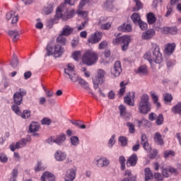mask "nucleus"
<instances>
[{
    "label": "nucleus",
    "mask_w": 181,
    "mask_h": 181,
    "mask_svg": "<svg viewBox=\"0 0 181 181\" xmlns=\"http://www.w3.org/2000/svg\"><path fill=\"white\" fill-rule=\"evenodd\" d=\"M171 111L173 114H178L179 115H181V103L180 102L173 107Z\"/></svg>",
    "instance_id": "c9c22d12"
},
{
    "label": "nucleus",
    "mask_w": 181,
    "mask_h": 181,
    "mask_svg": "<svg viewBox=\"0 0 181 181\" xmlns=\"http://www.w3.org/2000/svg\"><path fill=\"white\" fill-rule=\"evenodd\" d=\"M115 144V134L112 135L111 138L108 141V145L110 148Z\"/></svg>",
    "instance_id": "4d7b16f0"
},
{
    "label": "nucleus",
    "mask_w": 181,
    "mask_h": 181,
    "mask_svg": "<svg viewBox=\"0 0 181 181\" xmlns=\"http://www.w3.org/2000/svg\"><path fill=\"white\" fill-rule=\"evenodd\" d=\"M13 180L16 181V177H18V169L14 168L12 171Z\"/></svg>",
    "instance_id": "69168bd1"
},
{
    "label": "nucleus",
    "mask_w": 181,
    "mask_h": 181,
    "mask_svg": "<svg viewBox=\"0 0 181 181\" xmlns=\"http://www.w3.org/2000/svg\"><path fill=\"white\" fill-rule=\"evenodd\" d=\"M154 142L156 144H157V145H163L164 142H163V139H162V134H160V133L159 132H156L154 134Z\"/></svg>",
    "instance_id": "5701e85b"
},
{
    "label": "nucleus",
    "mask_w": 181,
    "mask_h": 181,
    "mask_svg": "<svg viewBox=\"0 0 181 181\" xmlns=\"http://www.w3.org/2000/svg\"><path fill=\"white\" fill-rule=\"evenodd\" d=\"M163 97L165 103H172V100H173V97L170 93H165Z\"/></svg>",
    "instance_id": "09e8293b"
},
{
    "label": "nucleus",
    "mask_w": 181,
    "mask_h": 181,
    "mask_svg": "<svg viewBox=\"0 0 181 181\" xmlns=\"http://www.w3.org/2000/svg\"><path fill=\"white\" fill-rule=\"evenodd\" d=\"M42 125H50L52 120L47 117H45L41 120Z\"/></svg>",
    "instance_id": "6e6d98bb"
},
{
    "label": "nucleus",
    "mask_w": 181,
    "mask_h": 181,
    "mask_svg": "<svg viewBox=\"0 0 181 181\" xmlns=\"http://www.w3.org/2000/svg\"><path fill=\"white\" fill-rule=\"evenodd\" d=\"M6 18L7 21L12 19L11 23H16L19 21V16L16 14V12L12 11L6 13Z\"/></svg>",
    "instance_id": "f3484780"
},
{
    "label": "nucleus",
    "mask_w": 181,
    "mask_h": 181,
    "mask_svg": "<svg viewBox=\"0 0 181 181\" xmlns=\"http://www.w3.org/2000/svg\"><path fill=\"white\" fill-rule=\"evenodd\" d=\"M127 127L129 128V134H135V125L131 122L127 123Z\"/></svg>",
    "instance_id": "8fccbe9b"
},
{
    "label": "nucleus",
    "mask_w": 181,
    "mask_h": 181,
    "mask_svg": "<svg viewBox=\"0 0 181 181\" xmlns=\"http://www.w3.org/2000/svg\"><path fill=\"white\" fill-rule=\"evenodd\" d=\"M77 0H64V3L61 4L57 10L54 19L59 21V19H62V21H68V19H71L74 16V13H76V11L74 9L69 11V8H67L68 5L73 6L76 4Z\"/></svg>",
    "instance_id": "f257e3e1"
},
{
    "label": "nucleus",
    "mask_w": 181,
    "mask_h": 181,
    "mask_svg": "<svg viewBox=\"0 0 181 181\" xmlns=\"http://www.w3.org/2000/svg\"><path fill=\"white\" fill-rule=\"evenodd\" d=\"M76 175H77V169L71 168L68 170L64 176L65 181H74L76 179Z\"/></svg>",
    "instance_id": "f8f14e48"
},
{
    "label": "nucleus",
    "mask_w": 181,
    "mask_h": 181,
    "mask_svg": "<svg viewBox=\"0 0 181 181\" xmlns=\"http://www.w3.org/2000/svg\"><path fill=\"white\" fill-rule=\"evenodd\" d=\"M80 57H81V51H74L72 53V59L76 62H78L80 60Z\"/></svg>",
    "instance_id": "a19ab883"
},
{
    "label": "nucleus",
    "mask_w": 181,
    "mask_h": 181,
    "mask_svg": "<svg viewBox=\"0 0 181 181\" xmlns=\"http://www.w3.org/2000/svg\"><path fill=\"white\" fill-rule=\"evenodd\" d=\"M141 144L144 149H145V151H146L147 152H151V151H152V148L149 145V142L148 141V137L146 136V134L141 133Z\"/></svg>",
    "instance_id": "ddd939ff"
},
{
    "label": "nucleus",
    "mask_w": 181,
    "mask_h": 181,
    "mask_svg": "<svg viewBox=\"0 0 181 181\" xmlns=\"http://www.w3.org/2000/svg\"><path fill=\"white\" fill-rule=\"evenodd\" d=\"M144 176H145V180H151L153 179V173H152V171L151 170V168H146L144 170Z\"/></svg>",
    "instance_id": "bb28decb"
},
{
    "label": "nucleus",
    "mask_w": 181,
    "mask_h": 181,
    "mask_svg": "<svg viewBox=\"0 0 181 181\" xmlns=\"http://www.w3.org/2000/svg\"><path fill=\"white\" fill-rule=\"evenodd\" d=\"M26 94H28L26 90L22 88H19L18 91L16 92L13 95L14 104H16V105H21V104L23 103V97H25Z\"/></svg>",
    "instance_id": "6e6552de"
},
{
    "label": "nucleus",
    "mask_w": 181,
    "mask_h": 181,
    "mask_svg": "<svg viewBox=\"0 0 181 181\" xmlns=\"http://www.w3.org/2000/svg\"><path fill=\"white\" fill-rule=\"evenodd\" d=\"M134 1L136 5L135 7H133V12H137V11H141V9L144 8V4L140 1V0H134Z\"/></svg>",
    "instance_id": "f704fd0d"
},
{
    "label": "nucleus",
    "mask_w": 181,
    "mask_h": 181,
    "mask_svg": "<svg viewBox=\"0 0 181 181\" xmlns=\"http://www.w3.org/2000/svg\"><path fill=\"white\" fill-rule=\"evenodd\" d=\"M151 97L153 100V104H156L157 108H159L160 107V103H159V98L158 97V95L155 93V91H151L150 93Z\"/></svg>",
    "instance_id": "a878e982"
},
{
    "label": "nucleus",
    "mask_w": 181,
    "mask_h": 181,
    "mask_svg": "<svg viewBox=\"0 0 181 181\" xmlns=\"http://www.w3.org/2000/svg\"><path fill=\"white\" fill-rule=\"evenodd\" d=\"M55 179L54 175L49 172H45L41 177L42 181H54Z\"/></svg>",
    "instance_id": "aec40b11"
},
{
    "label": "nucleus",
    "mask_w": 181,
    "mask_h": 181,
    "mask_svg": "<svg viewBox=\"0 0 181 181\" xmlns=\"http://www.w3.org/2000/svg\"><path fill=\"white\" fill-rule=\"evenodd\" d=\"M175 155H176V153L172 150H167L164 152V158L165 159H168V158H170L171 156H175Z\"/></svg>",
    "instance_id": "de8ad7c7"
},
{
    "label": "nucleus",
    "mask_w": 181,
    "mask_h": 181,
    "mask_svg": "<svg viewBox=\"0 0 181 181\" xmlns=\"http://www.w3.org/2000/svg\"><path fill=\"white\" fill-rule=\"evenodd\" d=\"M42 11L45 15H50L53 12V4H48Z\"/></svg>",
    "instance_id": "4c0bfd02"
},
{
    "label": "nucleus",
    "mask_w": 181,
    "mask_h": 181,
    "mask_svg": "<svg viewBox=\"0 0 181 181\" xmlns=\"http://www.w3.org/2000/svg\"><path fill=\"white\" fill-rule=\"evenodd\" d=\"M18 105H16V103H15V105H13L11 106V110L17 115H21L22 114V112H21V109H19V106Z\"/></svg>",
    "instance_id": "37998d69"
},
{
    "label": "nucleus",
    "mask_w": 181,
    "mask_h": 181,
    "mask_svg": "<svg viewBox=\"0 0 181 181\" xmlns=\"http://www.w3.org/2000/svg\"><path fill=\"white\" fill-rule=\"evenodd\" d=\"M26 144H28V140L23 139L18 142H17L16 145L15 144L10 145V149L11 151H12V152H15L16 149H20V148H23V146H26Z\"/></svg>",
    "instance_id": "2eb2a0df"
},
{
    "label": "nucleus",
    "mask_w": 181,
    "mask_h": 181,
    "mask_svg": "<svg viewBox=\"0 0 181 181\" xmlns=\"http://www.w3.org/2000/svg\"><path fill=\"white\" fill-rule=\"evenodd\" d=\"M147 22L148 25H153L156 22V17L153 13H148L147 14Z\"/></svg>",
    "instance_id": "c756f323"
},
{
    "label": "nucleus",
    "mask_w": 181,
    "mask_h": 181,
    "mask_svg": "<svg viewBox=\"0 0 181 181\" xmlns=\"http://www.w3.org/2000/svg\"><path fill=\"white\" fill-rule=\"evenodd\" d=\"M151 52H153V57L151 51H148L144 56V59L151 64L155 62L157 64H160L163 62V57H162L159 45L156 43H151Z\"/></svg>",
    "instance_id": "7ed1b4c3"
},
{
    "label": "nucleus",
    "mask_w": 181,
    "mask_h": 181,
    "mask_svg": "<svg viewBox=\"0 0 181 181\" xmlns=\"http://www.w3.org/2000/svg\"><path fill=\"white\" fill-rule=\"evenodd\" d=\"M71 144L74 146H77L78 144H80V140L78 139V136H74L71 137Z\"/></svg>",
    "instance_id": "49530a36"
},
{
    "label": "nucleus",
    "mask_w": 181,
    "mask_h": 181,
    "mask_svg": "<svg viewBox=\"0 0 181 181\" xmlns=\"http://www.w3.org/2000/svg\"><path fill=\"white\" fill-rule=\"evenodd\" d=\"M122 72V68L121 66V62L116 61L115 62L113 68L111 69V74L114 77H119Z\"/></svg>",
    "instance_id": "9b49d317"
},
{
    "label": "nucleus",
    "mask_w": 181,
    "mask_h": 181,
    "mask_svg": "<svg viewBox=\"0 0 181 181\" xmlns=\"http://www.w3.org/2000/svg\"><path fill=\"white\" fill-rule=\"evenodd\" d=\"M98 62V54L93 50H86L82 56V62L86 66H93Z\"/></svg>",
    "instance_id": "20e7f679"
},
{
    "label": "nucleus",
    "mask_w": 181,
    "mask_h": 181,
    "mask_svg": "<svg viewBox=\"0 0 181 181\" xmlns=\"http://www.w3.org/2000/svg\"><path fill=\"white\" fill-rule=\"evenodd\" d=\"M104 76H105V71L103 69H99L98 71V76L93 78L94 88H98V84H103L104 83Z\"/></svg>",
    "instance_id": "1a4fd4ad"
},
{
    "label": "nucleus",
    "mask_w": 181,
    "mask_h": 181,
    "mask_svg": "<svg viewBox=\"0 0 181 181\" xmlns=\"http://www.w3.org/2000/svg\"><path fill=\"white\" fill-rule=\"evenodd\" d=\"M175 49H176V44L175 43H168L165 46L164 52L168 55L172 54L173 52H175Z\"/></svg>",
    "instance_id": "412c9836"
},
{
    "label": "nucleus",
    "mask_w": 181,
    "mask_h": 181,
    "mask_svg": "<svg viewBox=\"0 0 181 181\" xmlns=\"http://www.w3.org/2000/svg\"><path fill=\"white\" fill-rule=\"evenodd\" d=\"M40 128V126L37 122H33L29 127V131L30 132H37L39 131V129Z\"/></svg>",
    "instance_id": "473e14b6"
},
{
    "label": "nucleus",
    "mask_w": 181,
    "mask_h": 181,
    "mask_svg": "<svg viewBox=\"0 0 181 181\" xmlns=\"http://www.w3.org/2000/svg\"><path fill=\"white\" fill-rule=\"evenodd\" d=\"M137 25H139L141 30H146V29H148V24L142 21V20L139 23H138Z\"/></svg>",
    "instance_id": "864d4df0"
},
{
    "label": "nucleus",
    "mask_w": 181,
    "mask_h": 181,
    "mask_svg": "<svg viewBox=\"0 0 181 181\" xmlns=\"http://www.w3.org/2000/svg\"><path fill=\"white\" fill-rule=\"evenodd\" d=\"M135 98V93L132 92L129 93L126 97H124V103L127 104V105H130L131 107H134L135 105V103L134 102V99Z\"/></svg>",
    "instance_id": "a211bd4d"
},
{
    "label": "nucleus",
    "mask_w": 181,
    "mask_h": 181,
    "mask_svg": "<svg viewBox=\"0 0 181 181\" xmlns=\"http://www.w3.org/2000/svg\"><path fill=\"white\" fill-rule=\"evenodd\" d=\"M136 73L140 76H148V68L145 65L141 66L137 69Z\"/></svg>",
    "instance_id": "393cba45"
},
{
    "label": "nucleus",
    "mask_w": 181,
    "mask_h": 181,
    "mask_svg": "<svg viewBox=\"0 0 181 181\" xmlns=\"http://www.w3.org/2000/svg\"><path fill=\"white\" fill-rule=\"evenodd\" d=\"M74 30L69 25H65L62 32V35H63L64 36H70Z\"/></svg>",
    "instance_id": "c85d7f7f"
},
{
    "label": "nucleus",
    "mask_w": 181,
    "mask_h": 181,
    "mask_svg": "<svg viewBox=\"0 0 181 181\" xmlns=\"http://www.w3.org/2000/svg\"><path fill=\"white\" fill-rule=\"evenodd\" d=\"M54 158L58 162H63V160H66V158H67V154L62 151V150H58L54 153Z\"/></svg>",
    "instance_id": "6ab92c4d"
},
{
    "label": "nucleus",
    "mask_w": 181,
    "mask_h": 181,
    "mask_svg": "<svg viewBox=\"0 0 181 181\" xmlns=\"http://www.w3.org/2000/svg\"><path fill=\"white\" fill-rule=\"evenodd\" d=\"M119 113L123 118H127L125 116L127 115V107L124 106V105H120L119 106Z\"/></svg>",
    "instance_id": "79ce46f5"
},
{
    "label": "nucleus",
    "mask_w": 181,
    "mask_h": 181,
    "mask_svg": "<svg viewBox=\"0 0 181 181\" xmlns=\"http://www.w3.org/2000/svg\"><path fill=\"white\" fill-rule=\"evenodd\" d=\"M170 175H177V169L173 168V167H168Z\"/></svg>",
    "instance_id": "774afa93"
},
{
    "label": "nucleus",
    "mask_w": 181,
    "mask_h": 181,
    "mask_svg": "<svg viewBox=\"0 0 181 181\" xmlns=\"http://www.w3.org/2000/svg\"><path fill=\"white\" fill-rule=\"evenodd\" d=\"M110 28H111V23H110L102 24L100 25V28L103 29V30H108V29H110Z\"/></svg>",
    "instance_id": "052dcab7"
},
{
    "label": "nucleus",
    "mask_w": 181,
    "mask_h": 181,
    "mask_svg": "<svg viewBox=\"0 0 181 181\" xmlns=\"http://www.w3.org/2000/svg\"><path fill=\"white\" fill-rule=\"evenodd\" d=\"M158 156V150L154 149L153 150L152 153L150 154L151 159H155L156 156Z\"/></svg>",
    "instance_id": "338daca9"
},
{
    "label": "nucleus",
    "mask_w": 181,
    "mask_h": 181,
    "mask_svg": "<svg viewBox=\"0 0 181 181\" xmlns=\"http://www.w3.org/2000/svg\"><path fill=\"white\" fill-rule=\"evenodd\" d=\"M129 43H131L130 36L124 35L113 40V45H121L122 50L123 52H125V50L128 49Z\"/></svg>",
    "instance_id": "423d86ee"
},
{
    "label": "nucleus",
    "mask_w": 181,
    "mask_h": 181,
    "mask_svg": "<svg viewBox=\"0 0 181 181\" xmlns=\"http://www.w3.org/2000/svg\"><path fill=\"white\" fill-rule=\"evenodd\" d=\"M120 86V89L118 93L119 97H122L124 94H125V90L127 89V83L125 82L122 81L119 84Z\"/></svg>",
    "instance_id": "72a5a7b5"
},
{
    "label": "nucleus",
    "mask_w": 181,
    "mask_h": 181,
    "mask_svg": "<svg viewBox=\"0 0 181 181\" xmlns=\"http://www.w3.org/2000/svg\"><path fill=\"white\" fill-rule=\"evenodd\" d=\"M163 115L160 114L156 118V124L157 125H162V124H163Z\"/></svg>",
    "instance_id": "603ef678"
},
{
    "label": "nucleus",
    "mask_w": 181,
    "mask_h": 181,
    "mask_svg": "<svg viewBox=\"0 0 181 181\" xmlns=\"http://www.w3.org/2000/svg\"><path fill=\"white\" fill-rule=\"evenodd\" d=\"M0 162H2L3 163L8 162V157H6V155L0 153Z\"/></svg>",
    "instance_id": "680f3d73"
},
{
    "label": "nucleus",
    "mask_w": 181,
    "mask_h": 181,
    "mask_svg": "<svg viewBox=\"0 0 181 181\" xmlns=\"http://www.w3.org/2000/svg\"><path fill=\"white\" fill-rule=\"evenodd\" d=\"M156 34V32L153 28L148 29L141 34V39H143V40H150Z\"/></svg>",
    "instance_id": "4468645a"
},
{
    "label": "nucleus",
    "mask_w": 181,
    "mask_h": 181,
    "mask_svg": "<svg viewBox=\"0 0 181 181\" xmlns=\"http://www.w3.org/2000/svg\"><path fill=\"white\" fill-rule=\"evenodd\" d=\"M167 9H168V11L165 13L166 17L169 16V15H170V13H172V12H173V8H172V6L170 4H168L167 6Z\"/></svg>",
    "instance_id": "0e129e2a"
},
{
    "label": "nucleus",
    "mask_w": 181,
    "mask_h": 181,
    "mask_svg": "<svg viewBox=\"0 0 181 181\" xmlns=\"http://www.w3.org/2000/svg\"><path fill=\"white\" fill-rule=\"evenodd\" d=\"M131 19L135 25H138L142 21L141 20V16L138 13H134L132 15Z\"/></svg>",
    "instance_id": "2f4dec72"
},
{
    "label": "nucleus",
    "mask_w": 181,
    "mask_h": 181,
    "mask_svg": "<svg viewBox=\"0 0 181 181\" xmlns=\"http://www.w3.org/2000/svg\"><path fill=\"white\" fill-rule=\"evenodd\" d=\"M18 64H19V61L18 60V57H16V55L13 54V59L11 62V67H13V69H16Z\"/></svg>",
    "instance_id": "58836bf2"
},
{
    "label": "nucleus",
    "mask_w": 181,
    "mask_h": 181,
    "mask_svg": "<svg viewBox=\"0 0 181 181\" xmlns=\"http://www.w3.org/2000/svg\"><path fill=\"white\" fill-rule=\"evenodd\" d=\"M64 76L65 78H70L72 83H77L78 81V84L83 88H88V83H87L84 79H81L78 77V74L74 71V64H68L66 68L64 69Z\"/></svg>",
    "instance_id": "f03ea898"
},
{
    "label": "nucleus",
    "mask_w": 181,
    "mask_h": 181,
    "mask_svg": "<svg viewBox=\"0 0 181 181\" xmlns=\"http://www.w3.org/2000/svg\"><path fill=\"white\" fill-rule=\"evenodd\" d=\"M64 141H66V134H62L54 140V142L57 144V145H62Z\"/></svg>",
    "instance_id": "cd10ccee"
},
{
    "label": "nucleus",
    "mask_w": 181,
    "mask_h": 181,
    "mask_svg": "<svg viewBox=\"0 0 181 181\" xmlns=\"http://www.w3.org/2000/svg\"><path fill=\"white\" fill-rule=\"evenodd\" d=\"M35 172H40L43 170H46V166L43 165L42 161H38L37 164L34 168Z\"/></svg>",
    "instance_id": "e433bc0d"
},
{
    "label": "nucleus",
    "mask_w": 181,
    "mask_h": 181,
    "mask_svg": "<svg viewBox=\"0 0 181 181\" xmlns=\"http://www.w3.org/2000/svg\"><path fill=\"white\" fill-rule=\"evenodd\" d=\"M118 30L120 32L129 33L131 30H132V26L129 24L124 23L118 27Z\"/></svg>",
    "instance_id": "b1692460"
},
{
    "label": "nucleus",
    "mask_w": 181,
    "mask_h": 181,
    "mask_svg": "<svg viewBox=\"0 0 181 181\" xmlns=\"http://www.w3.org/2000/svg\"><path fill=\"white\" fill-rule=\"evenodd\" d=\"M161 173L163 176V177H170V170H169V167L168 168H163Z\"/></svg>",
    "instance_id": "a18cd8bd"
},
{
    "label": "nucleus",
    "mask_w": 181,
    "mask_h": 181,
    "mask_svg": "<svg viewBox=\"0 0 181 181\" xmlns=\"http://www.w3.org/2000/svg\"><path fill=\"white\" fill-rule=\"evenodd\" d=\"M107 46H108V43L107 42V41H103L99 44L98 49L101 50L103 49H105Z\"/></svg>",
    "instance_id": "bf43d9fd"
},
{
    "label": "nucleus",
    "mask_w": 181,
    "mask_h": 181,
    "mask_svg": "<svg viewBox=\"0 0 181 181\" xmlns=\"http://www.w3.org/2000/svg\"><path fill=\"white\" fill-rule=\"evenodd\" d=\"M47 56H53L56 57H60L63 54V48L60 45H55L54 47L51 44H48L46 48Z\"/></svg>",
    "instance_id": "0eeeda50"
},
{
    "label": "nucleus",
    "mask_w": 181,
    "mask_h": 181,
    "mask_svg": "<svg viewBox=\"0 0 181 181\" xmlns=\"http://www.w3.org/2000/svg\"><path fill=\"white\" fill-rule=\"evenodd\" d=\"M110 165V160L107 158H100L97 160L98 168H105Z\"/></svg>",
    "instance_id": "4be33fe9"
},
{
    "label": "nucleus",
    "mask_w": 181,
    "mask_h": 181,
    "mask_svg": "<svg viewBox=\"0 0 181 181\" xmlns=\"http://www.w3.org/2000/svg\"><path fill=\"white\" fill-rule=\"evenodd\" d=\"M154 179H156V180L157 181L163 180V175H162V174L159 173H155Z\"/></svg>",
    "instance_id": "e2e57ef3"
},
{
    "label": "nucleus",
    "mask_w": 181,
    "mask_h": 181,
    "mask_svg": "<svg viewBox=\"0 0 181 181\" xmlns=\"http://www.w3.org/2000/svg\"><path fill=\"white\" fill-rule=\"evenodd\" d=\"M119 141L121 143L122 146H127V145H128V140L127 139V137L124 136H121L119 138Z\"/></svg>",
    "instance_id": "3c124183"
},
{
    "label": "nucleus",
    "mask_w": 181,
    "mask_h": 181,
    "mask_svg": "<svg viewBox=\"0 0 181 181\" xmlns=\"http://www.w3.org/2000/svg\"><path fill=\"white\" fill-rule=\"evenodd\" d=\"M119 162L121 165L122 170H125V162H127V160L125 159V157L124 156H119Z\"/></svg>",
    "instance_id": "c03bdc74"
},
{
    "label": "nucleus",
    "mask_w": 181,
    "mask_h": 181,
    "mask_svg": "<svg viewBox=\"0 0 181 181\" xmlns=\"http://www.w3.org/2000/svg\"><path fill=\"white\" fill-rule=\"evenodd\" d=\"M101 39H103V33L96 31L95 33L90 35L88 38V43H90V45H95L97 43H100V42H101Z\"/></svg>",
    "instance_id": "9d476101"
},
{
    "label": "nucleus",
    "mask_w": 181,
    "mask_h": 181,
    "mask_svg": "<svg viewBox=\"0 0 181 181\" xmlns=\"http://www.w3.org/2000/svg\"><path fill=\"white\" fill-rule=\"evenodd\" d=\"M57 42L58 43H59V45H66V43L67 42V40H66V38L64 37V35H63L62 33L58 36V37L57 38Z\"/></svg>",
    "instance_id": "ea45409f"
},
{
    "label": "nucleus",
    "mask_w": 181,
    "mask_h": 181,
    "mask_svg": "<svg viewBox=\"0 0 181 181\" xmlns=\"http://www.w3.org/2000/svg\"><path fill=\"white\" fill-rule=\"evenodd\" d=\"M21 118H23L24 119H26L30 117V111L24 110L23 114L21 115Z\"/></svg>",
    "instance_id": "13d9d810"
},
{
    "label": "nucleus",
    "mask_w": 181,
    "mask_h": 181,
    "mask_svg": "<svg viewBox=\"0 0 181 181\" xmlns=\"http://www.w3.org/2000/svg\"><path fill=\"white\" fill-rule=\"evenodd\" d=\"M136 163H138V156L133 153L128 158L127 160V166H136Z\"/></svg>",
    "instance_id": "dca6fc26"
},
{
    "label": "nucleus",
    "mask_w": 181,
    "mask_h": 181,
    "mask_svg": "<svg viewBox=\"0 0 181 181\" xmlns=\"http://www.w3.org/2000/svg\"><path fill=\"white\" fill-rule=\"evenodd\" d=\"M77 13L79 16H82V18H87V16H88V11L78 10Z\"/></svg>",
    "instance_id": "5fc2aeb1"
},
{
    "label": "nucleus",
    "mask_w": 181,
    "mask_h": 181,
    "mask_svg": "<svg viewBox=\"0 0 181 181\" xmlns=\"http://www.w3.org/2000/svg\"><path fill=\"white\" fill-rule=\"evenodd\" d=\"M8 35L10 37H13V42H17L18 39L21 37V35H19V32L18 31L10 30L8 31Z\"/></svg>",
    "instance_id": "7c9ffc66"
},
{
    "label": "nucleus",
    "mask_w": 181,
    "mask_h": 181,
    "mask_svg": "<svg viewBox=\"0 0 181 181\" xmlns=\"http://www.w3.org/2000/svg\"><path fill=\"white\" fill-rule=\"evenodd\" d=\"M138 108L140 114H148L151 112L152 105L149 102V95L148 94H144L141 96Z\"/></svg>",
    "instance_id": "39448f33"
}]
</instances>
